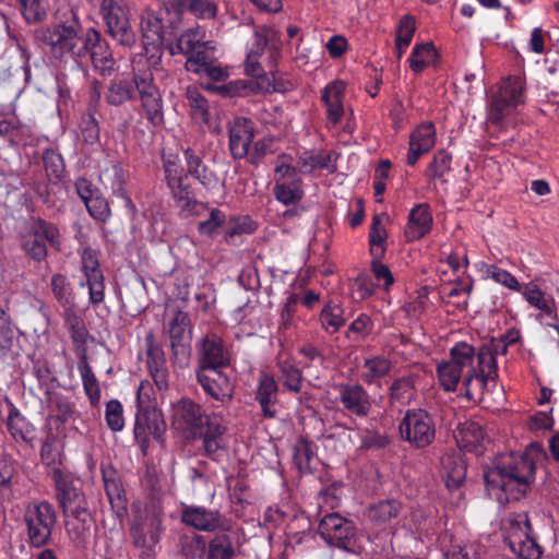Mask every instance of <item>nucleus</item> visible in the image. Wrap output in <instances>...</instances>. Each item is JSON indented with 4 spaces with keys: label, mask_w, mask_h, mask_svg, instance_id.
I'll use <instances>...</instances> for the list:
<instances>
[{
    "label": "nucleus",
    "mask_w": 559,
    "mask_h": 559,
    "mask_svg": "<svg viewBox=\"0 0 559 559\" xmlns=\"http://www.w3.org/2000/svg\"><path fill=\"white\" fill-rule=\"evenodd\" d=\"M485 276L496 283L514 292L521 290L518 280L507 270L500 269L493 264L485 265Z\"/></svg>",
    "instance_id": "obj_61"
},
{
    "label": "nucleus",
    "mask_w": 559,
    "mask_h": 559,
    "mask_svg": "<svg viewBox=\"0 0 559 559\" xmlns=\"http://www.w3.org/2000/svg\"><path fill=\"white\" fill-rule=\"evenodd\" d=\"M277 395L278 384L273 376L262 373L254 392V400L260 405L263 417L273 418L276 416Z\"/></svg>",
    "instance_id": "obj_26"
},
{
    "label": "nucleus",
    "mask_w": 559,
    "mask_h": 559,
    "mask_svg": "<svg viewBox=\"0 0 559 559\" xmlns=\"http://www.w3.org/2000/svg\"><path fill=\"white\" fill-rule=\"evenodd\" d=\"M388 234L379 215H374L369 233L370 253L376 259H381L385 252Z\"/></svg>",
    "instance_id": "obj_52"
},
{
    "label": "nucleus",
    "mask_w": 559,
    "mask_h": 559,
    "mask_svg": "<svg viewBox=\"0 0 559 559\" xmlns=\"http://www.w3.org/2000/svg\"><path fill=\"white\" fill-rule=\"evenodd\" d=\"M273 37L274 32L269 27L261 26L254 29V44L248 52L245 62L247 74L254 78H263L265 74L264 63L272 72L280 55Z\"/></svg>",
    "instance_id": "obj_8"
},
{
    "label": "nucleus",
    "mask_w": 559,
    "mask_h": 559,
    "mask_svg": "<svg viewBox=\"0 0 559 559\" xmlns=\"http://www.w3.org/2000/svg\"><path fill=\"white\" fill-rule=\"evenodd\" d=\"M52 479L56 485L57 498L63 510H71L72 506L86 501L83 491L74 485L72 479L60 468L53 467Z\"/></svg>",
    "instance_id": "obj_27"
},
{
    "label": "nucleus",
    "mask_w": 559,
    "mask_h": 559,
    "mask_svg": "<svg viewBox=\"0 0 559 559\" xmlns=\"http://www.w3.org/2000/svg\"><path fill=\"white\" fill-rule=\"evenodd\" d=\"M7 426L14 440L27 441L29 439L32 427L16 409L10 412Z\"/></svg>",
    "instance_id": "obj_58"
},
{
    "label": "nucleus",
    "mask_w": 559,
    "mask_h": 559,
    "mask_svg": "<svg viewBox=\"0 0 559 559\" xmlns=\"http://www.w3.org/2000/svg\"><path fill=\"white\" fill-rule=\"evenodd\" d=\"M344 93L345 83L342 81L330 82L322 91L321 100L326 108L329 126H336L344 115Z\"/></svg>",
    "instance_id": "obj_28"
},
{
    "label": "nucleus",
    "mask_w": 559,
    "mask_h": 559,
    "mask_svg": "<svg viewBox=\"0 0 559 559\" xmlns=\"http://www.w3.org/2000/svg\"><path fill=\"white\" fill-rule=\"evenodd\" d=\"M235 556L233 540L226 534L215 535L205 547V559H234Z\"/></svg>",
    "instance_id": "obj_44"
},
{
    "label": "nucleus",
    "mask_w": 559,
    "mask_h": 559,
    "mask_svg": "<svg viewBox=\"0 0 559 559\" xmlns=\"http://www.w3.org/2000/svg\"><path fill=\"white\" fill-rule=\"evenodd\" d=\"M399 430L403 441L416 449H424L436 438V420L424 408H411L405 412Z\"/></svg>",
    "instance_id": "obj_7"
},
{
    "label": "nucleus",
    "mask_w": 559,
    "mask_h": 559,
    "mask_svg": "<svg viewBox=\"0 0 559 559\" xmlns=\"http://www.w3.org/2000/svg\"><path fill=\"white\" fill-rule=\"evenodd\" d=\"M78 370L82 378L83 388L87 395L90 403L93 406L98 405L100 401L99 382L90 366L86 356H83L78 365Z\"/></svg>",
    "instance_id": "obj_43"
},
{
    "label": "nucleus",
    "mask_w": 559,
    "mask_h": 559,
    "mask_svg": "<svg viewBox=\"0 0 559 559\" xmlns=\"http://www.w3.org/2000/svg\"><path fill=\"white\" fill-rule=\"evenodd\" d=\"M314 457L312 443L304 438H299L293 449V460L299 472L306 473L311 469V462Z\"/></svg>",
    "instance_id": "obj_54"
},
{
    "label": "nucleus",
    "mask_w": 559,
    "mask_h": 559,
    "mask_svg": "<svg viewBox=\"0 0 559 559\" xmlns=\"http://www.w3.org/2000/svg\"><path fill=\"white\" fill-rule=\"evenodd\" d=\"M452 155L444 150L437 152L428 165L426 175L430 179H441L451 170Z\"/></svg>",
    "instance_id": "obj_59"
},
{
    "label": "nucleus",
    "mask_w": 559,
    "mask_h": 559,
    "mask_svg": "<svg viewBox=\"0 0 559 559\" xmlns=\"http://www.w3.org/2000/svg\"><path fill=\"white\" fill-rule=\"evenodd\" d=\"M437 373L445 391H455L462 381L463 394L473 400L495 383L498 377L496 354L488 347H481L475 356L473 346L457 343L451 348L449 359L438 365Z\"/></svg>",
    "instance_id": "obj_1"
},
{
    "label": "nucleus",
    "mask_w": 559,
    "mask_h": 559,
    "mask_svg": "<svg viewBox=\"0 0 559 559\" xmlns=\"http://www.w3.org/2000/svg\"><path fill=\"white\" fill-rule=\"evenodd\" d=\"M51 292L56 300L63 307L72 300V289L70 282L63 274L57 273L50 280Z\"/></svg>",
    "instance_id": "obj_60"
},
{
    "label": "nucleus",
    "mask_w": 559,
    "mask_h": 559,
    "mask_svg": "<svg viewBox=\"0 0 559 559\" xmlns=\"http://www.w3.org/2000/svg\"><path fill=\"white\" fill-rule=\"evenodd\" d=\"M103 479L112 510L117 515H123L127 512V499L120 479L114 471H104Z\"/></svg>",
    "instance_id": "obj_34"
},
{
    "label": "nucleus",
    "mask_w": 559,
    "mask_h": 559,
    "mask_svg": "<svg viewBox=\"0 0 559 559\" xmlns=\"http://www.w3.org/2000/svg\"><path fill=\"white\" fill-rule=\"evenodd\" d=\"M43 162L46 174L51 180L61 179L64 173V162L59 153L52 148H47L43 153Z\"/></svg>",
    "instance_id": "obj_62"
},
{
    "label": "nucleus",
    "mask_w": 559,
    "mask_h": 559,
    "mask_svg": "<svg viewBox=\"0 0 559 559\" xmlns=\"http://www.w3.org/2000/svg\"><path fill=\"white\" fill-rule=\"evenodd\" d=\"M186 95L192 118L200 122L207 123L210 112L206 98L197 87L191 86L187 88Z\"/></svg>",
    "instance_id": "obj_49"
},
{
    "label": "nucleus",
    "mask_w": 559,
    "mask_h": 559,
    "mask_svg": "<svg viewBox=\"0 0 559 559\" xmlns=\"http://www.w3.org/2000/svg\"><path fill=\"white\" fill-rule=\"evenodd\" d=\"M373 329L372 320L369 316L359 314L348 326L346 337L354 341L365 340Z\"/></svg>",
    "instance_id": "obj_63"
},
{
    "label": "nucleus",
    "mask_w": 559,
    "mask_h": 559,
    "mask_svg": "<svg viewBox=\"0 0 559 559\" xmlns=\"http://www.w3.org/2000/svg\"><path fill=\"white\" fill-rule=\"evenodd\" d=\"M442 472L447 487L457 489L466 477V464L461 455L445 454L442 460Z\"/></svg>",
    "instance_id": "obj_33"
},
{
    "label": "nucleus",
    "mask_w": 559,
    "mask_h": 559,
    "mask_svg": "<svg viewBox=\"0 0 559 559\" xmlns=\"http://www.w3.org/2000/svg\"><path fill=\"white\" fill-rule=\"evenodd\" d=\"M205 421L202 407L189 399H182L171 407V425L177 430L195 436Z\"/></svg>",
    "instance_id": "obj_20"
},
{
    "label": "nucleus",
    "mask_w": 559,
    "mask_h": 559,
    "mask_svg": "<svg viewBox=\"0 0 559 559\" xmlns=\"http://www.w3.org/2000/svg\"><path fill=\"white\" fill-rule=\"evenodd\" d=\"M49 408L50 416L62 424L73 418V404L60 393H49Z\"/></svg>",
    "instance_id": "obj_53"
},
{
    "label": "nucleus",
    "mask_w": 559,
    "mask_h": 559,
    "mask_svg": "<svg viewBox=\"0 0 559 559\" xmlns=\"http://www.w3.org/2000/svg\"><path fill=\"white\" fill-rule=\"evenodd\" d=\"M61 242L59 228L41 218L34 219L29 229L21 238L23 251L36 262L46 260L48 254L47 243L53 249L60 250Z\"/></svg>",
    "instance_id": "obj_6"
},
{
    "label": "nucleus",
    "mask_w": 559,
    "mask_h": 559,
    "mask_svg": "<svg viewBox=\"0 0 559 559\" xmlns=\"http://www.w3.org/2000/svg\"><path fill=\"white\" fill-rule=\"evenodd\" d=\"M163 520L159 514L146 513L133 520L129 533L141 558L152 559L159 549Z\"/></svg>",
    "instance_id": "obj_9"
},
{
    "label": "nucleus",
    "mask_w": 559,
    "mask_h": 559,
    "mask_svg": "<svg viewBox=\"0 0 559 559\" xmlns=\"http://www.w3.org/2000/svg\"><path fill=\"white\" fill-rule=\"evenodd\" d=\"M215 44L212 40L202 43V46L190 52L187 58L185 68L189 72L203 74L204 69L210 66L213 60V52L215 51Z\"/></svg>",
    "instance_id": "obj_38"
},
{
    "label": "nucleus",
    "mask_w": 559,
    "mask_h": 559,
    "mask_svg": "<svg viewBox=\"0 0 559 559\" xmlns=\"http://www.w3.org/2000/svg\"><path fill=\"white\" fill-rule=\"evenodd\" d=\"M525 100V82L521 76H509L499 84L497 94L492 97L488 117L493 122H500L516 106Z\"/></svg>",
    "instance_id": "obj_12"
},
{
    "label": "nucleus",
    "mask_w": 559,
    "mask_h": 559,
    "mask_svg": "<svg viewBox=\"0 0 559 559\" xmlns=\"http://www.w3.org/2000/svg\"><path fill=\"white\" fill-rule=\"evenodd\" d=\"M133 98V87L126 79L112 80L108 86L106 100L114 106H120Z\"/></svg>",
    "instance_id": "obj_51"
},
{
    "label": "nucleus",
    "mask_w": 559,
    "mask_h": 559,
    "mask_svg": "<svg viewBox=\"0 0 559 559\" xmlns=\"http://www.w3.org/2000/svg\"><path fill=\"white\" fill-rule=\"evenodd\" d=\"M205 29L202 26L190 27L181 33L178 37L176 46L171 48V53H183L189 55L198 47L202 46V43H206Z\"/></svg>",
    "instance_id": "obj_42"
},
{
    "label": "nucleus",
    "mask_w": 559,
    "mask_h": 559,
    "mask_svg": "<svg viewBox=\"0 0 559 559\" xmlns=\"http://www.w3.org/2000/svg\"><path fill=\"white\" fill-rule=\"evenodd\" d=\"M298 170L302 175H309L318 170H328L334 173L336 165L330 153L305 151L297 159Z\"/></svg>",
    "instance_id": "obj_32"
},
{
    "label": "nucleus",
    "mask_w": 559,
    "mask_h": 559,
    "mask_svg": "<svg viewBox=\"0 0 559 559\" xmlns=\"http://www.w3.org/2000/svg\"><path fill=\"white\" fill-rule=\"evenodd\" d=\"M134 87L140 98L141 109L147 122L156 128L164 121V102L158 86L155 84L153 72L150 69L133 67Z\"/></svg>",
    "instance_id": "obj_5"
},
{
    "label": "nucleus",
    "mask_w": 559,
    "mask_h": 559,
    "mask_svg": "<svg viewBox=\"0 0 559 559\" xmlns=\"http://www.w3.org/2000/svg\"><path fill=\"white\" fill-rule=\"evenodd\" d=\"M318 533L330 546L345 551L355 550L358 539L357 527L350 520L338 513H330L323 516L319 523Z\"/></svg>",
    "instance_id": "obj_11"
},
{
    "label": "nucleus",
    "mask_w": 559,
    "mask_h": 559,
    "mask_svg": "<svg viewBox=\"0 0 559 559\" xmlns=\"http://www.w3.org/2000/svg\"><path fill=\"white\" fill-rule=\"evenodd\" d=\"M535 462L527 452L509 453L485 472L488 495L500 504L522 498L535 479Z\"/></svg>",
    "instance_id": "obj_2"
},
{
    "label": "nucleus",
    "mask_w": 559,
    "mask_h": 559,
    "mask_svg": "<svg viewBox=\"0 0 559 559\" xmlns=\"http://www.w3.org/2000/svg\"><path fill=\"white\" fill-rule=\"evenodd\" d=\"M503 538L511 551L522 559H538L543 551L532 532L526 513L510 515L503 522Z\"/></svg>",
    "instance_id": "obj_4"
},
{
    "label": "nucleus",
    "mask_w": 559,
    "mask_h": 559,
    "mask_svg": "<svg viewBox=\"0 0 559 559\" xmlns=\"http://www.w3.org/2000/svg\"><path fill=\"white\" fill-rule=\"evenodd\" d=\"M277 367L283 385L290 392H299L302 386L301 370L288 358L278 360Z\"/></svg>",
    "instance_id": "obj_46"
},
{
    "label": "nucleus",
    "mask_w": 559,
    "mask_h": 559,
    "mask_svg": "<svg viewBox=\"0 0 559 559\" xmlns=\"http://www.w3.org/2000/svg\"><path fill=\"white\" fill-rule=\"evenodd\" d=\"M81 26L78 21L63 24L58 23L50 27L41 28L37 32V37L49 46L51 57L59 64L72 62L74 66L81 64L80 47L84 37L80 35Z\"/></svg>",
    "instance_id": "obj_3"
},
{
    "label": "nucleus",
    "mask_w": 559,
    "mask_h": 559,
    "mask_svg": "<svg viewBox=\"0 0 559 559\" xmlns=\"http://www.w3.org/2000/svg\"><path fill=\"white\" fill-rule=\"evenodd\" d=\"M164 420L155 406L139 407L135 415L134 437L142 447L146 445L150 436L159 438L164 431Z\"/></svg>",
    "instance_id": "obj_21"
},
{
    "label": "nucleus",
    "mask_w": 559,
    "mask_h": 559,
    "mask_svg": "<svg viewBox=\"0 0 559 559\" xmlns=\"http://www.w3.org/2000/svg\"><path fill=\"white\" fill-rule=\"evenodd\" d=\"M141 32L145 45H160L163 40V22L152 10H145L141 15Z\"/></svg>",
    "instance_id": "obj_37"
},
{
    "label": "nucleus",
    "mask_w": 559,
    "mask_h": 559,
    "mask_svg": "<svg viewBox=\"0 0 559 559\" xmlns=\"http://www.w3.org/2000/svg\"><path fill=\"white\" fill-rule=\"evenodd\" d=\"M275 199L284 205H293L304 198L302 180L276 182L273 188Z\"/></svg>",
    "instance_id": "obj_45"
},
{
    "label": "nucleus",
    "mask_w": 559,
    "mask_h": 559,
    "mask_svg": "<svg viewBox=\"0 0 559 559\" xmlns=\"http://www.w3.org/2000/svg\"><path fill=\"white\" fill-rule=\"evenodd\" d=\"M173 198L177 201L181 211L187 214H200V210H205V205L191 198L190 187L186 183V179H179L167 183Z\"/></svg>",
    "instance_id": "obj_36"
},
{
    "label": "nucleus",
    "mask_w": 559,
    "mask_h": 559,
    "mask_svg": "<svg viewBox=\"0 0 559 559\" xmlns=\"http://www.w3.org/2000/svg\"><path fill=\"white\" fill-rule=\"evenodd\" d=\"M523 296L532 307L540 310L550 319L556 318L555 300L552 297L547 296L536 284H527Z\"/></svg>",
    "instance_id": "obj_39"
},
{
    "label": "nucleus",
    "mask_w": 559,
    "mask_h": 559,
    "mask_svg": "<svg viewBox=\"0 0 559 559\" xmlns=\"http://www.w3.org/2000/svg\"><path fill=\"white\" fill-rule=\"evenodd\" d=\"M401 509V503L394 499L381 500L368 508L367 518L376 525L385 524L396 518Z\"/></svg>",
    "instance_id": "obj_40"
},
{
    "label": "nucleus",
    "mask_w": 559,
    "mask_h": 559,
    "mask_svg": "<svg viewBox=\"0 0 559 559\" xmlns=\"http://www.w3.org/2000/svg\"><path fill=\"white\" fill-rule=\"evenodd\" d=\"M181 522L200 532L228 531L229 525L222 513L205 507L186 506L181 511Z\"/></svg>",
    "instance_id": "obj_18"
},
{
    "label": "nucleus",
    "mask_w": 559,
    "mask_h": 559,
    "mask_svg": "<svg viewBox=\"0 0 559 559\" xmlns=\"http://www.w3.org/2000/svg\"><path fill=\"white\" fill-rule=\"evenodd\" d=\"M81 271L86 281L81 286L88 287V301L93 306L102 304L105 299L104 274L99 265L98 253L96 250L85 247L80 251Z\"/></svg>",
    "instance_id": "obj_15"
},
{
    "label": "nucleus",
    "mask_w": 559,
    "mask_h": 559,
    "mask_svg": "<svg viewBox=\"0 0 559 559\" xmlns=\"http://www.w3.org/2000/svg\"><path fill=\"white\" fill-rule=\"evenodd\" d=\"M100 14L114 39L126 47L135 44L136 37L130 26L126 0H102Z\"/></svg>",
    "instance_id": "obj_13"
},
{
    "label": "nucleus",
    "mask_w": 559,
    "mask_h": 559,
    "mask_svg": "<svg viewBox=\"0 0 559 559\" xmlns=\"http://www.w3.org/2000/svg\"><path fill=\"white\" fill-rule=\"evenodd\" d=\"M437 59V52L431 43H426L421 45H415L409 56V67L411 69L419 73L426 67L433 63Z\"/></svg>",
    "instance_id": "obj_48"
},
{
    "label": "nucleus",
    "mask_w": 559,
    "mask_h": 559,
    "mask_svg": "<svg viewBox=\"0 0 559 559\" xmlns=\"http://www.w3.org/2000/svg\"><path fill=\"white\" fill-rule=\"evenodd\" d=\"M415 377L413 374L396 379L390 386V396L401 404L409 403L415 396Z\"/></svg>",
    "instance_id": "obj_50"
},
{
    "label": "nucleus",
    "mask_w": 559,
    "mask_h": 559,
    "mask_svg": "<svg viewBox=\"0 0 559 559\" xmlns=\"http://www.w3.org/2000/svg\"><path fill=\"white\" fill-rule=\"evenodd\" d=\"M186 11L197 19L211 20L217 14V4L211 0H185L182 13Z\"/></svg>",
    "instance_id": "obj_57"
},
{
    "label": "nucleus",
    "mask_w": 559,
    "mask_h": 559,
    "mask_svg": "<svg viewBox=\"0 0 559 559\" xmlns=\"http://www.w3.org/2000/svg\"><path fill=\"white\" fill-rule=\"evenodd\" d=\"M128 177V171L120 164H112L102 171L100 181L112 194L121 198L126 206L132 209L133 203L126 189Z\"/></svg>",
    "instance_id": "obj_30"
},
{
    "label": "nucleus",
    "mask_w": 559,
    "mask_h": 559,
    "mask_svg": "<svg viewBox=\"0 0 559 559\" xmlns=\"http://www.w3.org/2000/svg\"><path fill=\"white\" fill-rule=\"evenodd\" d=\"M106 424L112 431H121L124 427L123 407L118 400H110L105 409Z\"/></svg>",
    "instance_id": "obj_64"
},
{
    "label": "nucleus",
    "mask_w": 559,
    "mask_h": 559,
    "mask_svg": "<svg viewBox=\"0 0 559 559\" xmlns=\"http://www.w3.org/2000/svg\"><path fill=\"white\" fill-rule=\"evenodd\" d=\"M415 28V20L411 15H405L401 19L395 37L397 58H401L409 46Z\"/></svg>",
    "instance_id": "obj_56"
},
{
    "label": "nucleus",
    "mask_w": 559,
    "mask_h": 559,
    "mask_svg": "<svg viewBox=\"0 0 559 559\" xmlns=\"http://www.w3.org/2000/svg\"><path fill=\"white\" fill-rule=\"evenodd\" d=\"M436 140V128L432 122L419 124L409 136L407 164L414 166L421 155L427 154L435 146Z\"/></svg>",
    "instance_id": "obj_25"
},
{
    "label": "nucleus",
    "mask_w": 559,
    "mask_h": 559,
    "mask_svg": "<svg viewBox=\"0 0 559 559\" xmlns=\"http://www.w3.org/2000/svg\"><path fill=\"white\" fill-rule=\"evenodd\" d=\"M80 51L81 59L90 53L92 64L100 75H110L116 70V60L112 57L111 49L95 28L91 27L86 31Z\"/></svg>",
    "instance_id": "obj_14"
},
{
    "label": "nucleus",
    "mask_w": 559,
    "mask_h": 559,
    "mask_svg": "<svg viewBox=\"0 0 559 559\" xmlns=\"http://www.w3.org/2000/svg\"><path fill=\"white\" fill-rule=\"evenodd\" d=\"M24 521L31 545L43 547L49 543L56 526V510L47 501L31 503L25 510Z\"/></svg>",
    "instance_id": "obj_10"
},
{
    "label": "nucleus",
    "mask_w": 559,
    "mask_h": 559,
    "mask_svg": "<svg viewBox=\"0 0 559 559\" xmlns=\"http://www.w3.org/2000/svg\"><path fill=\"white\" fill-rule=\"evenodd\" d=\"M432 214L427 203L417 204L412 209L405 228L408 241H415L426 236L432 227Z\"/></svg>",
    "instance_id": "obj_29"
},
{
    "label": "nucleus",
    "mask_w": 559,
    "mask_h": 559,
    "mask_svg": "<svg viewBox=\"0 0 559 559\" xmlns=\"http://www.w3.org/2000/svg\"><path fill=\"white\" fill-rule=\"evenodd\" d=\"M320 323L326 333H336L345 324L343 309L333 301L326 302L320 312Z\"/></svg>",
    "instance_id": "obj_47"
},
{
    "label": "nucleus",
    "mask_w": 559,
    "mask_h": 559,
    "mask_svg": "<svg viewBox=\"0 0 559 559\" xmlns=\"http://www.w3.org/2000/svg\"><path fill=\"white\" fill-rule=\"evenodd\" d=\"M293 157L289 154L282 153L275 162L274 181L287 182L301 179L299 176L298 166H293Z\"/></svg>",
    "instance_id": "obj_55"
},
{
    "label": "nucleus",
    "mask_w": 559,
    "mask_h": 559,
    "mask_svg": "<svg viewBox=\"0 0 559 559\" xmlns=\"http://www.w3.org/2000/svg\"><path fill=\"white\" fill-rule=\"evenodd\" d=\"M338 401L344 409L354 416L366 417L371 409L368 392L358 383H341L337 385Z\"/></svg>",
    "instance_id": "obj_22"
},
{
    "label": "nucleus",
    "mask_w": 559,
    "mask_h": 559,
    "mask_svg": "<svg viewBox=\"0 0 559 559\" xmlns=\"http://www.w3.org/2000/svg\"><path fill=\"white\" fill-rule=\"evenodd\" d=\"M92 523L93 519L72 516L71 520H64L66 532L75 547H84L92 536Z\"/></svg>",
    "instance_id": "obj_41"
},
{
    "label": "nucleus",
    "mask_w": 559,
    "mask_h": 559,
    "mask_svg": "<svg viewBox=\"0 0 559 559\" xmlns=\"http://www.w3.org/2000/svg\"><path fill=\"white\" fill-rule=\"evenodd\" d=\"M198 368H225L231 356L221 336L215 333L204 335L195 345Z\"/></svg>",
    "instance_id": "obj_17"
},
{
    "label": "nucleus",
    "mask_w": 559,
    "mask_h": 559,
    "mask_svg": "<svg viewBox=\"0 0 559 559\" xmlns=\"http://www.w3.org/2000/svg\"><path fill=\"white\" fill-rule=\"evenodd\" d=\"M168 335L173 360L186 364L190 354V342L192 337V324L189 314L182 310H176L168 323Z\"/></svg>",
    "instance_id": "obj_16"
},
{
    "label": "nucleus",
    "mask_w": 559,
    "mask_h": 559,
    "mask_svg": "<svg viewBox=\"0 0 559 559\" xmlns=\"http://www.w3.org/2000/svg\"><path fill=\"white\" fill-rule=\"evenodd\" d=\"M146 365L155 385L159 391L168 389V368L163 348L155 342L151 333L145 337Z\"/></svg>",
    "instance_id": "obj_23"
},
{
    "label": "nucleus",
    "mask_w": 559,
    "mask_h": 559,
    "mask_svg": "<svg viewBox=\"0 0 559 559\" xmlns=\"http://www.w3.org/2000/svg\"><path fill=\"white\" fill-rule=\"evenodd\" d=\"M229 151L234 158L240 159L249 154V146L254 136L253 122L245 117H237L230 123Z\"/></svg>",
    "instance_id": "obj_24"
},
{
    "label": "nucleus",
    "mask_w": 559,
    "mask_h": 559,
    "mask_svg": "<svg viewBox=\"0 0 559 559\" xmlns=\"http://www.w3.org/2000/svg\"><path fill=\"white\" fill-rule=\"evenodd\" d=\"M392 361L384 356L366 358L361 366L360 378L366 384H374L386 377L392 370Z\"/></svg>",
    "instance_id": "obj_35"
},
{
    "label": "nucleus",
    "mask_w": 559,
    "mask_h": 559,
    "mask_svg": "<svg viewBox=\"0 0 559 559\" xmlns=\"http://www.w3.org/2000/svg\"><path fill=\"white\" fill-rule=\"evenodd\" d=\"M455 440L457 445L465 451L480 452L485 440V432L478 423L465 420L457 426Z\"/></svg>",
    "instance_id": "obj_31"
},
{
    "label": "nucleus",
    "mask_w": 559,
    "mask_h": 559,
    "mask_svg": "<svg viewBox=\"0 0 559 559\" xmlns=\"http://www.w3.org/2000/svg\"><path fill=\"white\" fill-rule=\"evenodd\" d=\"M224 368H198L197 380L203 391L212 399L228 403L234 393V386Z\"/></svg>",
    "instance_id": "obj_19"
}]
</instances>
